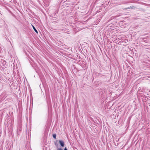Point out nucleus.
I'll list each match as a JSON object with an SVG mask.
<instances>
[{"instance_id": "nucleus-12", "label": "nucleus", "mask_w": 150, "mask_h": 150, "mask_svg": "<svg viewBox=\"0 0 150 150\" xmlns=\"http://www.w3.org/2000/svg\"><path fill=\"white\" fill-rule=\"evenodd\" d=\"M61 43H59V44H61Z\"/></svg>"}, {"instance_id": "nucleus-13", "label": "nucleus", "mask_w": 150, "mask_h": 150, "mask_svg": "<svg viewBox=\"0 0 150 150\" xmlns=\"http://www.w3.org/2000/svg\"><path fill=\"white\" fill-rule=\"evenodd\" d=\"M61 43H59V44H61Z\"/></svg>"}, {"instance_id": "nucleus-11", "label": "nucleus", "mask_w": 150, "mask_h": 150, "mask_svg": "<svg viewBox=\"0 0 150 150\" xmlns=\"http://www.w3.org/2000/svg\"><path fill=\"white\" fill-rule=\"evenodd\" d=\"M93 79H94V78H93Z\"/></svg>"}, {"instance_id": "nucleus-4", "label": "nucleus", "mask_w": 150, "mask_h": 150, "mask_svg": "<svg viewBox=\"0 0 150 150\" xmlns=\"http://www.w3.org/2000/svg\"><path fill=\"white\" fill-rule=\"evenodd\" d=\"M135 8V7L134 6H130L128 7L127 8H125L126 9H134Z\"/></svg>"}, {"instance_id": "nucleus-7", "label": "nucleus", "mask_w": 150, "mask_h": 150, "mask_svg": "<svg viewBox=\"0 0 150 150\" xmlns=\"http://www.w3.org/2000/svg\"><path fill=\"white\" fill-rule=\"evenodd\" d=\"M52 136L53 138L54 139H56V134H53Z\"/></svg>"}, {"instance_id": "nucleus-2", "label": "nucleus", "mask_w": 150, "mask_h": 150, "mask_svg": "<svg viewBox=\"0 0 150 150\" xmlns=\"http://www.w3.org/2000/svg\"><path fill=\"white\" fill-rule=\"evenodd\" d=\"M59 142L61 147H64V143L63 140H59Z\"/></svg>"}, {"instance_id": "nucleus-1", "label": "nucleus", "mask_w": 150, "mask_h": 150, "mask_svg": "<svg viewBox=\"0 0 150 150\" xmlns=\"http://www.w3.org/2000/svg\"><path fill=\"white\" fill-rule=\"evenodd\" d=\"M0 64L1 65V66H3L5 67H6V66H7L6 61L4 60H3L1 61Z\"/></svg>"}, {"instance_id": "nucleus-10", "label": "nucleus", "mask_w": 150, "mask_h": 150, "mask_svg": "<svg viewBox=\"0 0 150 150\" xmlns=\"http://www.w3.org/2000/svg\"><path fill=\"white\" fill-rule=\"evenodd\" d=\"M74 150H78L76 148H75V149H74Z\"/></svg>"}, {"instance_id": "nucleus-8", "label": "nucleus", "mask_w": 150, "mask_h": 150, "mask_svg": "<svg viewBox=\"0 0 150 150\" xmlns=\"http://www.w3.org/2000/svg\"><path fill=\"white\" fill-rule=\"evenodd\" d=\"M58 150H63L61 148H58Z\"/></svg>"}, {"instance_id": "nucleus-5", "label": "nucleus", "mask_w": 150, "mask_h": 150, "mask_svg": "<svg viewBox=\"0 0 150 150\" xmlns=\"http://www.w3.org/2000/svg\"><path fill=\"white\" fill-rule=\"evenodd\" d=\"M58 141L57 140H56L54 142V144L56 146L58 147Z\"/></svg>"}, {"instance_id": "nucleus-3", "label": "nucleus", "mask_w": 150, "mask_h": 150, "mask_svg": "<svg viewBox=\"0 0 150 150\" xmlns=\"http://www.w3.org/2000/svg\"><path fill=\"white\" fill-rule=\"evenodd\" d=\"M145 38H144L142 39V40H141L142 42H143L142 43V44H144V45H146L144 43V42H145L146 43H148V42L147 40H145Z\"/></svg>"}, {"instance_id": "nucleus-9", "label": "nucleus", "mask_w": 150, "mask_h": 150, "mask_svg": "<svg viewBox=\"0 0 150 150\" xmlns=\"http://www.w3.org/2000/svg\"><path fill=\"white\" fill-rule=\"evenodd\" d=\"M64 150H67V147H65L64 148Z\"/></svg>"}, {"instance_id": "nucleus-6", "label": "nucleus", "mask_w": 150, "mask_h": 150, "mask_svg": "<svg viewBox=\"0 0 150 150\" xmlns=\"http://www.w3.org/2000/svg\"><path fill=\"white\" fill-rule=\"evenodd\" d=\"M33 28V29H34L35 31L36 32V33L37 34H38V31L36 30V29L34 27V26L32 25Z\"/></svg>"}]
</instances>
